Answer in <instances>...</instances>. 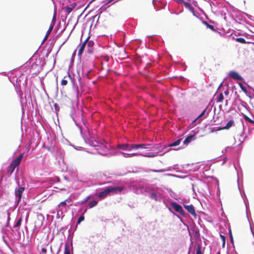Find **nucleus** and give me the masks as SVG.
Masks as SVG:
<instances>
[{"mask_svg": "<svg viewBox=\"0 0 254 254\" xmlns=\"http://www.w3.org/2000/svg\"><path fill=\"white\" fill-rule=\"evenodd\" d=\"M23 153H21L16 159L13 160L7 167V172L9 175H11L15 168L19 165L23 157Z\"/></svg>", "mask_w": 254, "mask_h": 254, "instance_id": "1", "label": "nucleus"}, {"mask_svg": "<svg viewBox=\"0 0 254 254\" xmlns=\"http://www.w3.org/2000/svg\"><path fill=\"white\" fill-rule=\"evenodd\" d=\"M108 191L110 193L117 194L120 193L122 190L125 189L124 186H115L107 187Z\"/></svg>", "mask_w": 254, "mask_h": 254, "instance_id": "2", "label": "nucleus"}, {"mask_svg": "<svg viewBox=\"0 0 254 254\" xmlns=\"http://www.w3.org/2000/svg\"><path fill=\"white\" fill-rule=\"evenodd\" d=\"M72 200L71 198L68 197L63 201L61 202L58 205V208L60 209V210L63 211V210L65 209V207L66 205L68 206H71Z\"/></svg>", "mask_w": 254, "mask_h": 254, "instance_id": "3", "label": "nucleus"}, {"mask_svg": "<svg viewBox=\"0 0 254 254\" xmlns=\"http://www.w3.org/2000/svg\"><path fill=\"white\" fill-rule=\"evenodd\" d=\"M172 206L176 212L179 213L180 214L183 215L184 214V211L182 206L180 204L173 202L172 203Z\"/></svg>", "mask_w": 254, "mask_h": 254, "instance_id": "4", "label": "nucleus"}, {"mask_svg": "<svg viewBox=\"0 0 254 254\" xmlns=\"http://www.w3.org/2000/svg\"><path fill=\"white\" fill-rule=\"evenodd\" d=\"M195 134H191L187 136L184 140L183 143L186 146H188L192 141L195 140Z\"/></svg>", "mask_w": 254, "mask_h": 254, "instance_id": "5", "label": "nucleus"}, {"mask_svg": "<svg viewBox=\"0 0 254 254\" xmlns=\"http://www.w3.org/2000/svg\"><path fill=\"white\" fill-rule=\"evenodd\" d=\"M131 148L133 149H138L139 148L147 149L151 148V144H133L131 145Z\"/></svg>", "mask_w": 254, "mask_h": 254, "instance_id": "6", "label": "nucleus"}, {"mask_svg": "<svg viewBox=\"0 0 254 254\" xmlns=\"http://www.w3.org/2000/svg\"><path fill=\"white\" fill-rule=\"evenodd\" d=\"M229 76L233 78L234 79H237L238 80H242L243 79L242 77L237 72L234 71H231L229 72Z\"/></svg>", "mask_w": 254, "mask_h": 254, "instance_id": "7", "label": "nucleus"}, {"mask_svg": "<svg viewBox=\"0 0 254 254\" xmlns=\"http://www.w3.org/2000/svg\"><path fill=\"white\" fill-rule=\"evenodd\" d=\"M25 190L24 187H21L18 188L17 190H15V195L18 197V201H19L21 198L22 193Z\"/></svg>", "mask_w": 254, "mask_h": 254, "instance_id": "8", "label": "nucleus"}, {"mask_svg": "<svg viewBox=\"0 0 254 254\" xmlns=\"http://www.w3.org/2000/svg\"><path fill=\"white\" fill-rule=\"evenodd\" d=\"M184 207L185 209H186L189 213H190L191 214H192L193 216H196V214L195 213V211L194 209V206L192 205H184Z\"/></svg>", "mask_w": 254, "mask_h": 254, "instance_id": "9", "label": "nucleus"}, {"mask_svg": "<svg viewBox=\"0 0 254 254\" xmlns=\"http://www.w3.org/2000/svg\"><path fill=\"white\" fill-rule=\"evenodd\" d=\"M98 148L97 150L100 154L102 155L106 154V151L108 150V147L106 145L102 144L101 146H98Z\"/></svg>", "mask_w": 254, "mask_h": 254, "instance_id": "10", "label": "nucleus"}, {"mask_svg": "<svg viewBox=\"0 0 254 254\" xmlns=\"http://www.w3.org/2000/svg\"><path fill=\"white\" fill-rule=\"evenodd\" d=\"M88 39V38H87L85 41L84 42L80 45V48L79 49V51H78V55L79 56L82 55L85 47H86V44H87V41Z\"/></svg>", "mask_w": 254, "mask_h": 254, "instance_id": "11", "label": "nucleus"}, {"mask_svg": "<svg viewBox=\"0 0 254 254\" xmlns=\"http://www.w3.org/2000/svg\"><path fill=\"white\" fill-rule=\"evenodd\" d=\"M234 124V122L233 120H230L226 125L225 126L220 128L219 129V130H222V129H228L230 128L232 126H233Z\"/></svg>", "mask_w": 254, "mask_h": 254, "instance_id": "12", "label": "nucleus"}, {"mask_svg": "<svg viewBox=\"0 0 254 254\" xmlns=\"http://www.w3.org/2000/svg\"><path fill=\"white\" fill-rule=\"evenodd\" d=\"M118 147L121 149L126 150H130L133 149V148H131V145H129L128 144H119L118 145Z\"/></svg>", "mask_w": 254, "mask_h": 254, "instance_id": "13", "label": "nucleus"}, {"mask_svg": "<svg viewBox=\"0 0 254 254\" xmlns=\"http://www.w3.org/2000/svg\"><path fill=\"white\" fill-rule=\"evenodd\" d=\"M108 189L107 188H106L105 189V190L103 191H101L100 192L99 194H98V196L101 198H104L105 197H106L108 195L110 194L109 193V191H108Z\"/></svg>", "mask_w": 254, "mask_h": 254, "instance_id": "14", "label": "nucleus"}, {"mask_svg": "<svg viewBox=\"0 0 254 254\" xmlns=\"http://www.w3.org/2000/svg\"><path fill=\"white\" fill-rule=\"evenodd\" d=\"M54 27V24L51 25L49 28V29L47 30L46 35L43 39V41L45 42L46 40H47L48 37H49V35L50 34L51 31H52Z\"/></svg>", "mask_w": 254, "mask_h": 254, "instance_id": "15", "label": "nucleus"}, {"mask_svg": "<svg viewBox=\"0 0 254 254\" xmlns=\"http://www.w3.org/2000/svg\"><path fill=\"white\" fill-rule=\"evenodd\" d=\"M74 7H75V6L72 4H70L69 6H67L65 7L64 9L65 10V11L67 13L69 14L72 11V10L74 8Z\"/></svg>", "mask_w": 254, "mask_h": 254, "instance_id": "16", "label": "nucleus"}, {"mask_svg": "<svg viewBox=\"0 0 254 254\" xmlns=\"http://www.w3.org/2000/svg\"><path fill=\"white\" fill-rule=\"evenodd\" d=\"M87 51L89 53H91L92 52V50L91 49L92 47L93 46V42L91 41H87Z\"/></svg>", "mask_w": 254, "mask_h": 254, "instance_id": "17", "label": "nucleus"}, {"mask_svg": "<svg viewBox=\"0 0 254 254\" xmlns=\"http://www.w3.org/2000/svg\"><path fill=\"white\" fill-rule=\"evenodd\" d=\"M181 4H184L186 8H187L190 10L193 9V8L192 6V5H191V4L188 2H186L184 0V2H182Z\"/></svg>", "mask_w": 254, "mask_h": 254, "instance_id": "18", "label": "nucleus"}, {"mask_svg": "<svg viewBox=\"0 0 254 254\" xmlns=\"http://www.w3.org/2000/svg\"><path fill=\"white\" fill-rule=\"evenodd\" d=\"M181 140H182V139H179L176 140L173 143L170 144L169 145V146L172 147V146H177V145H179L181 142Z\"/></svg>", "mask_w": 254, "mask_h": 254, "instance_id": "19", "label": "nucleus"}, {"mask_svg": "<svg viewBox=\"0 0 254 254\" xmlns=\"http://www.w3.org/2000/svg\"><path fill=\"white\" fill-rule=\"evenodd\" d=\"M97 204V201L93 200L90 202L89 204V207L90 208H92L94 206H95Z\"/></svg>", "mask_w": 254, "mask_h": 254, "instance_id": "20", "label": "nucleus"}, {"mask_svg": "<svg viewBox=\"0 0 254 254\" xmlns=\"http://www.w3.org/2000/svg\"><path fill=\"white\" fill-rule=\"evenodd\" d=\"M203 23L207 26V28L210 29L213 31H215V29L213 25L208 24L207 22L205 21H204Z\"/></svg>", "mask_w": 254, "mask_h": 254, "instance_id": "21", "label": "nucleus"}, {"mask_svg": "<svg viewBox=\"0 0 254 254\" xmlns=\"http://www.w3.org/2000/svg\"><path fill=\"white\" fill-rule=\"evenodd\" d=\"M123 155H124V156L125 157H132L133 156H136L137 155V154L135 153H130V154H128V153H122Z\"/></svg>", "mask_w": 254, "mask_h": 254, "instance_id": "22", "label": "nucleus"}, {"mask_svg": "<svg viewBox=\"0 0 254 254\" xmlns=\"http://www.w3.org/2000/svg\"><path fill=\"white\" fill-rule=\"evenodd\" d=\"M201 249V246L200 245L198 246L196 248V254H203Z\"/></svg>", "mask_w": 254, "mask_h": 254, "instance_id": "23", "label": "nucleus"}, {"mask_svg": "<svg viewBox=\"0 0 254 254\" xmlns=\"http://www.w3.org/2000/svg\"><path fill=\"white\" fill-rule=\"evenodd\" d=\"M224 99V96L222 93L219 94L218 98L217 100V102H221Z\"/></svg>", "mask_w": 254, "mask_h": 254, "instance_id": "24", "label": "nucleus"}, {"mask_svg": "<svg viewBox=\"0 0 254 254\" xmlns=\"http://www.w3.org/2000/svg\"><path fill=\"white\" fill-rule=\"evenodd\" d=\"M236 41L240 42L241 43L245 44L246 43V40L243 38H237L236 39Z\"/></svg>", "mask_w": 254, "mask_h": 254, "instance_id": "25", "label": "nucleus"}, {"mask_svg": "<svg viewBox=\"0 0 254 254\" xmlns=\"http://www.w3.org/2000/svg\"><path fill=\"white\" fill-rule=\"evenodd\" d=\"M21 222H22V218H20L18 220V221H17L16 224L14 225V227L16 228V227H19L21 224Z\"/></svg>", "mask_w": 254, "mask_h": 254, "instance_id": "26", "label": "nucleus"}, {"mask_svg": "<svg viewBox=\"0 0 254 254\" xmlns=\"http://www.w3.org/2000/svg\"><path fill=\"white\" fill-rule=\"evenodd\" d=\"M64 254H70V250L67 245L65 246Z\"/></svg>", "mask_w": 254, "mask_h": 254, "instance_id": "27", "label": "nucleus"}, {"mask_svg": "<svg viewBox=\"0 0 254 254\" xmlns=\"http://www.w3.org/2000/svg\"><path fill=\"white\" fill-rule=\"evenodd\" d=\"M65 78L66 77L65 76L61 81V84L63 86H65L67 84V80Z\"/></svg>", "mask_w": 254, "mask_h": 254, "instance_id": "28", "label": "nucleus"}, {"mask_svg": "<svg viewBox=\"0 0 254 254\" xmlns=\"http://www.w3.org/2000/svg\"><path fill=\"white\" fill-rule=\"evenodd\" d=\"M239 85L240 87V88H241V89L244 91L245 92H247V89L246 88V87H245L243 84L242 83H239Z\"/></svg>", "mask_w": 254, "mask_h": 254, "instance_id": "29", "label": "nucleus"}, {"mask_svg": "<svg viewBox=\"0 0 254 254\" xmlns=\"http://www.w3.org/2000/svg\"><path fill=\"white\" fill-rule=\"evenodd\" d=\"M220 237L222 240V247L224 248L225 245V237L223 235H220Z\"/></svg>", "mask_w": 254, "mask_h": 254, "instance_id": "30", "label": "nucleus"}, {"mask_svg": "<svg viewBox=\"0 0 254 254\" xmlns=\"http://www.w3.org/2000/svg\"><path fill=\"white\" fill-rule=\"evenodd\" d=\"M84 220V217L83 215H81L77 220V224H79L81 221Z\"/></svg>", "mask_w": 254, "mask_h": 254, "instance_id": "31", "label": "nucleus"}, {"mask_svg": "<svg viewBox=\"0 0 254 254\" xmlns=\"http://www.w3.org/2000/svg\"><path fill=\"white\" fill-rule=\"evenodd\" d=\"M244 118L246 121H248L250 123H254V122L253 120H252L251 119H250L248 116H245Z\"/></svg>", "mask_w": 254, "mask_h": 254, "instance_id": "32", "label": "nucleus"}, {"mask_svg": "<svg viewBox=\"0 0 254 254\" xmlns=\"http://www.w3.org/2000/svg\"><path fill=\"white\" fill-rule=\"evenodd\" d=\"M207 107H206L201 113V114L197 117V118H201L205 114L206 111V109H207Z\"/></svg>", "mask_w": 254, "mask_h": 254, "instance_id": "33", "label": "nucleus"}, {"mask_svg": "<svg viewBox=\"0 0 254 254\" xmlns=\"http://www.w3.org/2000/svg\"><path fill=\"white\" fill-rule=\"evenodd\" d=\"M157 155V154L156 153L152 154H146V155H144V156H146V157H154L156 156Z\"/></svg>", "mask_w": 254, "mask_h": 254, "instance_id": "34", "label": "nucleus"}, {"mask_svg": "<svg viewBox=\"0 0 254 254\" xmlns=\"http://www.w3.org/2000/svg\"><path fill=\"white\" fill-rule=\"evenodd\" d=\"M150 198L155 200H157L156 195L154 193H151L150 194Z\"/></svg>", "mask_w": 254, "mask_h": 254, "instance_id": "35", "label": "nucleus"}, {"mask_svg": "<svg viewBox=\"0 0 254 254\" xmlns=\"http://www.w3.org/2000/svg\"><path fill=\"white\" fill-rule=\"evenodd\" d=\"M91 145L93 146H98V142L95 141L94 142L92 141V143H91Z\"/></svg>", "mask_w": 254, "mask_h": 254, "instance_id": "36", "label": "nucleus"}, {"mask_svg": "<svg viewBox=\"0 0 254 254\" xmlns=\"http://www.w3.org/2000/svg\"><path fill=\"white\" fill-rule=\"evenodd\" d=\"M90 198V196H87L82 202V204H84L85 203V202H86L88 199H89Z\"/></svg>", "mask_w": 254, "mask_h": 254, "instance_id": "37", "label": "nucleus"}, {"mask_svg": "<svg viewBox=\"0 0 254 254\" xmlns=\"http://www.w3.org/2000/svg\"><path fill=\"white\" fill-rule=\"evenodd\" d=\"M41 251L44 254H46L47 253V249L45 248H42L41 249Z\"/></svg>", "mask_w": 254, "mask_h": 254, "instance_id": "38", "label": "nucleus"}, {"mask_svg": "<svg viewBox=\"0 0 254 254\" xmlns=\"http://www.w3.org/2000/svg\"><path fill=\"white\" fill-rule=\"evenodd\" d=\"M229 233H230V239H231V242L232 243H233V239L232 232H231V230L230 231Z\"/></svg>", "mask_w": 254, "mask_h": 254, "instance_id": "39", "label": "nucleus"}, {"mask_svg": "<svg viewBox=\"0 0 254 254\" xmlns=\"http://www.w3.org/2000/svg\"><path fill=\"white\" fill-rule=\"evenodd\" d=\"M224 93H225V95H228V93H229V91H228V90L225 91L224 92Z\"/></svg>", "mask_w": 254, "mask_h": 254, "instance_id": "40", "label": "nucleus"}, {"mask_svg": "<svg viewBox=\"0 0 254 254\" xmlns=\"http://www.w3.org/2000/svg\"><path fill=\"white\" fill-rule=\"evenodd\" d=\"M152 171L153 172H160L161 171H158V170H152Z\"/></svg>", "mask_w": 254, "mask_h": 254, "instance_id": "41", "label": "nucleus"}, {"mask_svg": "<svg viewBox=\"0 0 254 254\" xmlns=\"http://www.w3.org/2000/svg\"><path fill=\"white\" fill-rule=\"evenodd\" d=\"M55 15L54 16L53 18V20H55Z\"/></svg>", "mask_w": 254, "mask_h": 254, "instance_id": "42", "label": "nucleus"}]
</instances>
